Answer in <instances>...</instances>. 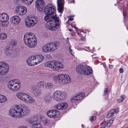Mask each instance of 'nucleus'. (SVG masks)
Returning <instances> with one entry per match:
<instances>
[{
    "label": "nucleus",
    "mask_w": 128,
    "mask_h": 128,
    "mask_svg": "<svg viewBox=\"0 0 128 128\" xmlns=\"http://www.w3.org/2000/svg\"><path fill=\"white\" fill-rule=\"evenodd\" d=\"M44 59V56L41 54H38L31 56L27 59L26 62L30 66L37 65L42 62Z\"/></svg>",
    "instance_id": "4"
},
{
    "label": "nucleus",
    "mask_w": 128,
    "mask_h": 128,
    "mask_svg": "<svg viewBox=\"0 0 128 128\" xmlns=\"http://www.w3.org/2000/svg\"><path fill=\"white\" fill-rule=\"evenodd\" d=\"M57 42H50L44 45L42 48L43 52H52L56 50L59 46Z\"/></svg>",
    "instance_id": "6"
},
{
    "label": "nucleus",
    "mask_w": 128,
    "mask_h": 128,
    "mask_svg": "<svg viewBox=\"0 0 128 128\" xmlns=\"http://www.w3.org/2000/svg\"><path fill=\"white\" fill-rule=\"evenodd\" d=\"M28 95L27 94L21 92H18L16 95V97L25 102Z\"/></svg>",
    "instance_id": "19"
},
{
    "label": "nucleus",
    "mask_w": 128,
    "mask_h": 128,
    "mask_svg": "<svg viewBox=\"0 0 128 128\" xmlns=\"http://www.w3.org/2000/svg\"><path fill=\"white\" fill-rule=\"evenodd\" d=\"M72 52V53H73V55H72L73 56H74V52L73 51H72V52Z\"/></svg>",
    "instance_id": "55"
},
{
    "label": "nucleus",
    "mask_w": 128,
    "mask_h": 128,
    "mask_svg": "<svg viewBox=\"0 0 128 128\" xmlns=\"http://www.w3.org/2000/svg\"><path fill=\"white\" fill-rule=\"evenodd\" d=\"M70 47L69 48V51L70 52V54L72 55H73V53H72V52H72L73 51V50H72V49L71 48V46L70 45Z\"/></svg>",
    "instance_id": "43"
},
{
    "label": "nucleus",
    "mask_w": 128,
    "mask_h": 128,
    "mask_svg": "<svg viewBox=\"0 0 128 128\" xmlns=\"http://www.w3.org/2000/svg\"><path fill=\"white\" fill-rule=\"evenodd\" d=\"M123 15L124 16H125L126 15V11L125 10H124L123 12Z\"/></svg>",
    "instance_id": "48"
},
{
    "label": "nucleus",
    "mask_w": 128,
    "mask_h": 128,
    "mask_svg": "<svg viewBox=\"0 0 128 128\" xmlns=\"http://www.w3.org/2000/svg\"><path fill=\"white\" fill-rule=\"evenodd\" d=\"M9 66L6 62H0V75H4L8 73L9 70Z\"/></svg>",
    "instance_id": "13"
},
{
    "label": "nucleus",
    "mask_w": 128,
    "mask_h": 128,
    "mask_svg": "<svg viewBox=\"0 0 128 128\" xmlns=\"http://www.w3.org/2000/svg\"><path fill=\"white\" fill-rule=\"evenodd\" d=\"M64 0H57V3L58 5V10L61 12L63 7L64 4L63 2ZM68 2L69 3L74 2V0H68Z\"/></svg>",
    "instance_id": "20"
},
{
    "label": "nucleus",
    "mask_w": 128,
    "mask_h": 128,
    "mask_svg": "<svg viewBox=\"0 0 128 128\" xmlns=\"http://www.w3.org/2000/svg\"><path fill=\"white\" fill-rule=\"evenodd\" d=\"M77 50H82L83 49L82 48H77Z\"/></svg>",
    "instance_id": "53"
},
{
    "label": "nucleus",
    "mask_w": 128,
    "mask_h": 128,
    "mask_svg": "<svg viewBox=\"0 0 128 128\" xmlns=\"http://www.w3.org/2000/svg\"><path fill=\"white\" fill-rule=\"evenodd\" d=\"M119 8L120 10L121 8H124V5L123 4H122L121 3H120L119 5Z\"/></svg>",
    "instance_id": "44"
},
{
    "label": "nucleus",
    "mask_w": 128,
    "mask_h": 128,
    "mask_svg": "<svg viewBox=\"0 0 128 128\" xmlns=\"http://www.w3.org/2000/svg\"><path fill=\"white\" fill-rule=\"evenodd\" d=\"M22 6H18L16 7L15 9L16 12L19 15H20V11L22 9L21 7Z\"/></svg>",
    "instance_id": "35"
},
{
    "label": "nucleus",
    "mask_w": 128,
    "mask_h": 128,
    "mask_svg": "<svg viewBox=\"0 0 128 128\" xmlns=\"http://www.w3.org/2000/svg\"><path fill=\"white\" fill-rule=\"evenodd\" d=\"M106 125L104 122H102L100 124V128H105Z\"/></svg>",
    "instance_id": "39"
},
{
    "label": "nucleus",
    "mask_w": 128,
    "mask_h": 128,
    "mask_svg": "<svg viewBox=\"0 0 128 128\" xmlns=\"http://www.w3.org/2000/svg\"><path fill=\"white\" fill-rule=\"evenodd\" d=\"M32 128H43L42 125L40 123L36 122L33 124Z\"/></svg>",
    "instance_id": "31"
},
{
    "label": "nucleus",
    "mask_w": 128,
    "mask_h": 128,
    "mask_svg": "<svg viewBox=\"0 0 128 128\" xmlns=\"http://www.w3.org/2000/svg\"><path fill=\"white\" fill-rule=\"evenodd\" d=\"M69 30H70V31H71V30L70 29H69Z\"/></svg>",
    "instance_id": "56"
},
{
    "label": "nucleus",
    "mask_w": 128,
    "mask_h": 128,
    "mask_svg": "<svg viewBox=\"0 0 128 128\" xmlns=\"http://www.w3.org/2000/svg\"><path fill=\"white\" fill-rule=\"evenodd\" d=\"M42 122L46 126L50 124V121L47 119L43 120Z\"/></svg>",
    "instance_id": "37"
},
{
    "label": "nucleus",
    "mask_w": 128,
    "mask_h": 128,
    "mask_svg": "<svg viewBox=\"0 0 128 128\" xmlns=\"http://www.w3.org/2000/svg\"><path fill=\"white\" fill-rule=\"evenodd\" d=\"M9 17L8 14L5 12L0 14V24L3 27H7L8 24Z\"/></svg>",
    "instance_id": "11"
},
{
    "label": "nucleus",
    "mask_w": 128,
    "mask_h": 128,
    "mask_svg": "<svg viewBox=\"0 0 128 128\" xmlns=\"http://www.w3.org/2000/svg\"><path fill=\"white\" fill-rule=\"evenodd\" d=\"M114 120L113 118H111L110 120H107L104 122L105 124L107 126L109 127L111 125V124L113 123Z\"/></svg>",
    "instance_id": "28"
},
{
    "label": "nucleus",
    "mask_w": 128,
    "mask_h": 128,
    "mask_svg": "<svg viewBox=\"0 0 128 128\" xmlns=\"http://www.w3.org/2000/svg\"><path fill=\"white\" fill-rule=\"evenodd\" d=\"M56 11V8L53 4H51L47 5L44 10L45 14H47L44 17V20L47 22H51L58 18L54 14Z\"/></svg>",
    "instance_id": "2"
},
{
    "label": "nucleus",
    "mask_w": 128,
    "mask_h": 128,
    "mask_svg": "<svg viewBox=\"0 0 128 128\" xmlns=\"http://www.w3.org/2000/svg\"><path fill=\"white\" fill-rule=\"evenodd\" d=\"M7 98L5 96L1 94L0 97V103H3L7 101Z\"/></svg>",
    "instance_id": "33"
},
{
    "label": "nucleus",
    "mask_w": 128,
    "mask_h": 128,
    "mask_svg": "<svg viewBox=\"0 0 128 128\" xmlns=\"http://www.w3.org/2000/svg\"><path fill=\"white\" fill-rule=\"evenodd\" d=\"M85 95V93L83 92L77 93L72 96L70 101L72 103L76 102L81 100Z\"/></svg>",
    "instance_id": "14"
},
{
    "label": "nucleus",
    "mask_w": 128,
    "mask_h": 128,
    "mask_svg": "<svg viewBox=\"0 0 128 128\" xmlns=\"http://www.w3.org/2000/svg\"><path fill=\"white\" fill-rule=\"evenodd\" d=\"M89 47H87V48H88V49H89Z\"/></svg>",
    "instance_id": "57"
},
{
    "label": "nucleus",
    "mask_w": 128,
    "mask_h": 128,
    "mask_svg": "<svg viewBox=\"0 0 128 128\" xmlns=\"http://www.w3.org/2000/svg\"><path fill=\"white\" fill-rule=\"evenodd\" d=\"M126 128H128V126Z\"/></svg>",
    "instance_id": "60"
},
{
    "label": "nucleus",
    "mask_w": 128,
    "mask_h": 128,
    "mask_svg": "<svg viewBox=\"0 0 128 128\" xmlns=\"http://www.w3.org/2000/svg\"><path fill=\"white\" fill-rule=\"evenodd\" d=\"M7 35L5 33H2L0 34V38L2 40H4L6 38Z\"/></svg>",
    "instance_id": "36"
},
{
    "label": "nucleus",
    "mask_w": 128,
    "mask_h": 128,
    "mask_svg": "<svg viewBox=\"0 0 128 128\" xmlns=\"http://www.w3.org/2000/svg\"><path fill=\"white\" fill-rule=\"evenodd\" d=\"M119 72L121 73H122L123 72L124 70L122 68H120L119 69Z\"/></svg>",
    "instance_id": "47"
},
{
    "label": "nucleus",
    "mask_w": 128,
    "mask_h": 128,
    "mask_svg": "<svg viewBox=\"0 0 128 128\" xmlns=\"http://www.w3.org/2000/svg\"><path fill=\"white\" fill-rule=\"evenodd\" d=\"M17 42L16 40H12L10 42V44L12 46L14 47L17 44Z\"/></svg>",
    "instance_id": "38"
},
{
    "label": "nucleus",
    "mask_w": 128,
    "mask_h": 128,
    "mask_svg": "<svg viewBox=\"0 0 128 128\" xmlns=\"http://www.w3.org/2000/svg\"><path fill=\"white\" fill-rule=\"evenodd\" d=\"M46 114L49 117L55 118L59 116L60 112L56 110H52L48 111L46 112Z\"/></svg>",
    "instance_id": "15"
},
{
    "label": "nucleus",
    "mask_w": 128,
    "mask_h": 128,
    "mask_svg": "<svg viewBox=\"0 0 128 128\" xmlns=\"http://www.w3.org/2000/svg\"><path fill=\"white\" fill-rule=\"evenodd\" d=\"M53 60L46 62L44 64V66L46 68H49L52 69L53 66Z\"/></svg>",
    "instance_id": "26"
},
{
    "label": "nucleus",
    "mask_w": 128,
    "mask_h": 128,
    "mask_svg": "<svg viewBox=\"0 0 128 128\" xmlns=\"http://www.w3.org/2000/svg\"><path fill=\"white\" fill-rule=\"evenodd\" d=\"M113 67V66L112 65H109V67L110 68H112Z\"/></svg>",
    "instance_id": "54"
},
{
    "label": "nucleus",
    "mask_w": 128,
    "mask_h": 128,
    "mask_svg": "<svg viewBox=\"0 0 128 128\" xmlns=\"http://www.w3.org/2000/svg\"><path fill=\"white\" fill-rule=\"evenodd\" d=\"M66 43L68 44L69 45H70V42L68 40V38H67L66 40Z\"/></svg>",
    "instance_id": "49"
},
{
    "label": "nucleus",
    "mask_w": 128,
    "mask_h": 128,
    "mask_svg": "<svg viewBox=\"0 0 128 128\" xmlns=\"http://www.w3.org/2000/svg\"><path fill=\"white\" fill-rule=\"evenodd\" d=\"M67 106V104L66 102H63L58 104L55 106L54 107L58 110H64L66 109Z\"/></svg>",
    "instance_id": "21"
},
{
    "label": "nucleus",
    "mask_w": 128,
    "mask_h": 128,
    "mask_svg": "<svg viewBox=\"0 0 128 128\" xmlns=\"http://www.w3.org/2000/svg\"><path fill=\"white\" fill-rule=\"evenodd\" d=\"M24 40L25 44L30 48H34L37 44L36 37L34 34L32 32H28L24 34Z\"/></svg>",
    "instance_id": "3"
},
{
    "label": "nucleus",
    "mask_w": 128,
    "mask_h": 128,
    "mask_svg": "<svg viewBox=\"0 0 128 128\" xmlns=\"http://www.w3.org/2000/svg\"><path fill=\"white\" fill-rule=\"evenodd\" d=\"M45 100L46 102L48 103L50 101L49 99H48L46 98H45Z\"/></svg>",
    "instance_id": "46"
},
{
    "label": "nucleus",
    "mask_w": 128,
    "mask_h": 128,
    "mask_svg": "<svg viewBox=\"0 0 128 128\" xmlns=\"http://www.w3.org/2000/svg\"><path fill=\"white\" fill-rule=\"evenodd\" d=\"M60 24L58 18H56L54 21L51 22H46L45 23V27L47 30L54 31L56 30Z\"/></svg>",
    "instance_id": "10"
},
{
    "label": "nucleus",
    "mask_w": 128,
    "mask_h": 128,
    "mask_svg": "<svg viewBox=\"0 0 128 128\" xmlns=\"http://www.w3.org/2000/svg\"><path fill=\"white\" fill-rule=\"evenodd\" d=\"M82 127H83V126H82Z\"/></svg>",
    "instance_id": "59"
},
{
    "label": "nucleus",
    "mask_w": 128,
    "mask_h": 128,
    "mask_svg": "<svg viewBox=\"0 0 128 128\" xmlns=\"http://www.w3.org/2000/svg\"><path fill=\"white\" fill-rule=\"evenodd\" d=\"M76 70L78 73L86 75H90L93 72L92 69L90 67L81 65L77 66L76 68Z\"/></svg>",
    "instance_id": "7"
},
{
    "label": "nucleus",
    "mask_w": 128,
    "mask_h": 128,
    "mask_svg": "<svg viewBox=\"0 0 128 128\" xmlns=\"http://www.w3.org/2000/svg\"><path fill=\"white\" fill-rule=\"evenodd\" d=\"M38 20L34 17L26 18L24 20L25 24L27 28H30L34 26L37 23Z\"/></svg>",
    "instance_id": "12"
},
{
    "label": "nucleus",
    "mask_w": 128,
    "mask_h": 128,
    "mask_svg": "<svg viewBox=\"0 0 128 128\" xmlns=\"http://www.w3.org/2000/svg\"><path fill=\"white\" fill-rule=\"evenodd\" d=\"M34 0H21L22 2L27 5H30L33 2Z\"/></svg>",
    "instance_id": "34"
},
{
    "label": "nucleus",
    "mask_w": 128,
    "mask_h": 128,
    "mask_svg": "<svg viewBox=\"0 0 128 128\" xmlns=\"http://www.w3.org/2000/svg\"><path fill=\"white\" fill-rule=\"evenodd\" d=\"M118 112V108L115 109H113L110 111L108 114L107 117L109 118L111 117L114 115L115 113H117Z\"/></svg>",
    "instance_id": "22"
},
{
    "label": "nucleus",
    "mask_w": 128,
    "mask_h": 128,
    "mask_svg": "<svg viewBox=\"0 0 128 128\" xmlns=\"http://www.w3.org/2000/svg\"><path fill=\"white\" fill-rule=\"evenodd\" d=\"M54 87L53 84L51 82H46L45 89H50Z\"/></svg>",
    "instance_id": "29"
},
{
    "label": "nucleus",
    "mask_w": 128,
    "mask_h": 128,
    "mask_svg": "<svg viewBox=\"0 0 128 128\" xmlns=\"http://www.w3.org/2000/svg\"><path fill=\"white\" fill-rule=\"evenodd\" d=\"M45 6L43 0H37L36 1V6L38 10L42 12L44 10Z\"/></svg>",
    "instance_id": "16"
},
{
    "label": "nucleus",
    "mask_w": 128,
    "mask_h": 128,
    "mask_svg": "<svg viewBox=\"0 0 128 128\" xmlns=\"http://www.w3.org/2000/svg\"><path fill=\"white\" fill-rule=\"evenodd\" d=\"M30 112L28 108L23 104L10 108L8 111V114L11 117L20 118L25 116Z\"/></svg>",
    "instance_id": "1"
},
{
    "label": "nucleus",
    "mask_w": 128,
    "mask_h": 128,
    "mask_svg": "<svg viewBox=\"0 0 128 128\" xmlns=\"http://www.w3.org/2000/svg\"><path fill=\"white\" fill-rule=\"evenodd\" d=\"M124 99V96H121L119 98L118 100V102H120L122 101Z\"/></svg>",
    "instance_id": "40"
},
{
    "label": "nucleus",
    "mask_w": 128,
    "mask_h": 128,
    "mask_svg": "<svg viewBox=\"0 0 128 128\" xmlns=\"http://www.w3.org/2000/svg\"><path fill=\"white\" fill-rule=\"evenodd\" d=\"M67 96L66 92L57 90L54 92L52 98L54 100L59 102L67 98Z\"/></svg>",
    "instance_id": "9"
},
{
    "label": "nucleus",
    "mask_w": 128,
    "mask_h": 128,
    "mask_svg": "<svg viewBox=\"0 0 128 128\" xmlns=\"http://www.w3.org/2000/svg\"><path fill=\"white\" fill-rule=\"evenodd\" d=\"M96 119V116H92L90 117V120L91 121H92L93 120H95Z\"/></svg>",
    "instance_id": "41"
},
{
    "label": "nucleus",
    "mask_w": 128,
    "mask_h": 128,
    "mask_svg": "<svg viewBox=\"0 0 128 128\" xmlns=\"http://www.w3.org/2000/svg\"><path fill=\"white\" fill-rule=\"evenodd\" d=\"M4 52L8 56H12L13 55V52L8 47L6 48Z\"/></svg>",
    "instance_id": "25"
},
{
    "label": "nucleus",
    "mask_w": 128,
    "mask_h": 128,
    "mask_svg": "<svg viewBox=\"0 0 128 128\" xmlns=\"http://www.w3.org/2000/svg\"><path fill=\"white\" fill-rule=\"evenodd\" d=\"M71 26H72L74 28H75L76 29H78V28L77 27H76L75 26V25H74L73 24H71Z\"/></svg>",
    "instance_id": "51"
},
{
    "label": "nucleus",
    "mask_w": 128,
    "mask_h": 128,
    "mask_svg": "<svg viewBox=\"0 0 128 128\" xmlns=\"http://www.w3.org/2000/svg\"><path fill=\"white\" fill-rule=\"evenodd\" d=\"M18 128H28L27 127L24 126H20Z\"/></svg>",
    "instance_id": "52"
},
{
    "label": "nucleus",
    "mask_w": 128,
    "mask_h": 128,
    "mask_svg": "<svg viewBox=\"0 0 128 128\" xmlns=\"http://www.w3.org/2000/svg\"><path fill=\"white\" fill-rule=\"evenodd\" d=\"M32 90L36 96H39L41 94V91L37 88L36 86H34L32 88Z\"/></svg>",
    "instance_id": "23"
},
{
    "label": "nucleus",
    "mask_w": 128,
    "mask_h": 128,
    "mask_svg": "<svg viewBox=\"0 0 128 128\" xmlns=\"http://www.w3.org/2000/svg\"><path fill=\"white\" fill-rule=\"evenodd\" d=\"M22 9L20 11V15L22 16L24 15L27 12V9L25 6H22Z\"/></svg>",
    "instance_id": "30"
},
{
    "label": "nucleus",
    "mask_w": 128,
    "mask_h": 128,
    "mask_svg": "<svg viewBox=\"0 0 128 128\" xmlns=\"http://www.w3.org/2000/svg\"><path fill=\"white\" fill-rule=\"evenodd\" d=\"M74 18H68V21H72L73 20Z\"/></svg>",
    "instance_id": "50"
},
{
    "label": "nucleus",
    "mask_w": 128,
    "mask_h": 128,
    "mask_svg": "<svg viewBox=\"0 0 128 128\" xmlns=\"http://www.w3.org/2000/svg\"><path fill=\"white\" fill-rule=\"evenodd\" d=\"M10 22L12 24L16 26L19 24L21 21L20 17L18 15H14L10 18Z\"/></svg>",
    "instance_id": "18"
},
{
    "label": "nucleus",
    "mask_w": 128,
    "mask_h": 128,
    "mask_svg": "<svg viewBox=\"0 0 128 128\" xmlns=\"http://www.w3.org/2000/svg\"><path fill=\"white\" fill-rule=\"evenodd\" d=\"M124 127H126V126H124Z\"/></svg>",
    "instance_id": "58"
},
{
    "label": "nucleus",
    "mask_w": 128,
    "mask_h": 128,
    "mask_svg": "<svg viewBox=\"0 0 128 128\" xmlns=\"http://www.w3.org/2000/svg\"><path fill=\"white\" fill-rule=\"evenodd\" d=\"M4 79L2 77L0 78V84H2L4 82Z\"/></svg>",
    "instance_id": "45"
},
{
    "label": "nucleus",
    "mask_w": 128,
    "mask_h": 128,
    "mask_svg": "<svg viewBox=\"0 0 128 128\" xmlns=\"http://www.w3.org/2000/svg\"><path fill=\"white\" fill-rule=\"evenodd\" d=\"M77 33L78 35L80 37V39L82 40H84L85 39V34L84 32L82 31L80 32V33Z\"/></svg>",
    "instance_id": "32"
},
{
    "label": "nucleus",
    "mask_w": 128,
    "mask_h": 128,
    "mask_svg": "<svg viewBox=\"0 0 128 128\" xmlns=\"http://www.w3.org/2000/svg\"><path fill=\"white\" fill-rule=\"evenodd\" d=\"M108 89L107 88H104V95H106L108 93Z\"/></svg>",
    "instance_id": "42"
},
{
    "label": "nucleus",
    "mask_w": 128,
    "mask_h": 128,
    "mask_svg": "<svg viewBox=\"0 0 128 128\" xmlns=\"http://www.w3.org/2000/svg\"><path fill=\"white\" fill-rule=\"evenodd\" d=\"M25 102L30 104H32L35 102V100L32 97L28 95Z\"/></svg>",
    "instance_id": "24"
},
{
    "label": "nucleus",
    "mask_w": 128,
    "mask_h": 128,
    "mask_svg": "<svg viewBox=\"0 0 128 128\" xmlns=\"http://www.w3.org/2000/svg\"><path fill=\"white\" fill-rule=\"evenodd\" d=\"M8 86L10 90L12 91H16L20 89V82L17 79H13L10 81L8 83Z\"/></svg>",
    "instance_id": "8"
},
{
    "label": "nucleus",
    "mask_w": 128,
    "mask_h": 128,
    "mask_svg": "<svg viewBox=\"0 0 128 128\" xmlns=\"http://www.w3.org/2000/svg\"><path fill=\"white\" fill-rule=\"evenodd\" d=\"M54 81L56 83L66 84L71 81V78L67 74H60L55 76L53 77Z\"/></svg>",
    "instance_id": "5"
},
{
    "label": "nucleus",
    "mask_w": 128,
    "mask_h": 128,
    "mask_svg": "<svg viewBox=\"0 0 128 128\" xmlns=\"http://www.w3.org/2000/svg\"><path fill=\"white\" fill-rule=\"evenodd\" d=\"M46 82L44 81L39 82L37 84V86L40 88L45 89Z\"/></svg>",
    "instance_id": "27"
},
{
    "label": "nucleus",
    "mask_w": 128,
    "mask_h": 128,
    "mask_svg": "<svg viewBox=\"0 0 128 128\" xmlns=\"http://www.w3.org/2000/svg\"><path fill=\"white\" fill-rule=\"evenodd\" d=\"M63 67V64L61 62L56 60H53L52 69L58 70H61Z\"/></svg>",
    "instance_id": "17"
}]
</instances>
